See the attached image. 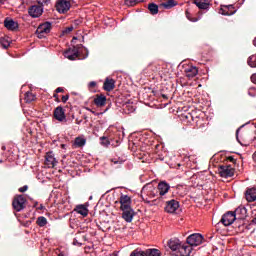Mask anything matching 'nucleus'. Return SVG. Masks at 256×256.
Wrapping results in <instances>:
<instances>
[{"mask_svg": "<svg viewBox=\"0 0 256 256\" xmlns=\"http://www.w3.org/2000/svg\"><path fill=\"white\" fill-rule=\"evenodd\" d=\"M107 103V97L103 94L97 95L96 98L94 99V104L97 107H105Z\"/></svg>", "mask_w": 256, "mask_h": 256, "instance_id": "5701e85b", "label": "nucleus"}, {"mask_svg": "<svg viewBox=\"0 0 256 256\" xmlns=\"http://www.w3.org/2000/svg\"><path fill=\"white\" fill-rule=\"evenodd\" d=\"M4 27H6L8 31H17V29H19V23L11 18H5Z\"/></svg>", "mask_w": 256, "mask_h": 256, "instance_id": "ddd939ff", "label": "nucleus"}, {"mask_svg": "<svg viewBox=\"0 0 256 256\" xmlns=\"http://www.w3.org/2000/svg\"><path fill=\"white\" fill-rule=\"evenodd\" d=\"M148 11H150L151 15H157L159 13V6L155 3L148 4Z\"/></svg>", "mask_w": 256, "mask_h": 256, "instance_id": "cd10ccee", "label": "nucleus"}, {"mask_svg": "<svg viewBox=\"0 0 256 256\" xmlns=\"http://www.w3.org/2000/svg\"><path fill=\"white\" fill-rule=\"evenodd\" d=\"M252 159H253V161L256 162V152L253 154Z\"/></svg>", "mask_w": 256, "mask_h": 256, "instance_id": "6e6d98bb", "label": "nucleus"}, {"mask_svg": "<svg viewBox=\"0 0 256 256\" xmlns=\"http://www.w3.org/2000/svg\"><path fill=\"white\" fill-rule=\"evenodd\" d=\"M218 173L220 177H223L224 179H229V177H233V175H235V169L231 167V165H222L219 166Z\"/></svg>", "mask_w": 256, "mask_h": 256, "instance_id": "20e7f679", "label": "nucleus"}, {"mask_svg": "<svg viewBox=\"0 0 256 256\" xmlns=\"http://www.w3.org/2000/svg\"><path fill=\"white\" fill-rule=\"evenodd\" d=\"M91 113H95V111L91 110Z\"/></svg>", "mask_w": 256, "mask_h": 256, "instance_id": "0e129e2a", "label": "nucleus"}, {"mask_svg": "<svg viewBox=\"0 0 256 256\" xmlns=\"http://www.w3.org/2000/svg\"><path fill=\"white\" fill-rule=\"evenodd\" d=\"M198 9H209V0H195Z\"/></svg>", "mask_w": 256, "mask_h": 256, "instance_id": "a878e982", "label": "nucleus"}, {"mask_svg": "<svg viewBox=\"0 0 256 256\" xmlns=\"http://www.w3.org/2000/svg\"><path fill=\"white\" fill-rule=\"evenodd\" d=\"M112 256H117L116 254H113Z\"/></svg>", "mask_w": 256, "mask_h": 256, "instance_id": "69168bd1", "label": "nucleus"}, {"mask_svg": "<svg viewBox=\"0 0 256 256\" xmlns=\"http://www.w3.org/2000/svg\"><path fill=\"white\" fill-rule=\"evenodd\" d=\"M58 256H65V255H63V253H60V254H58Z\"/></svg>", "mask_w": 256, "mask_h": 256, "instance_id": "052dcab7", "label": "nucleus"}, {"mask_svg": "<svg viewBox=\"0 0 256 256\" xmlns=\"http://www.w3.org/2000/svg\"><path fill=\"white\" fill-rule=\"evenodd\" d=\"M239 134V130H236V135H238Z\"/></svg>", "mask_w": 256, "mask_h": 256, "instance_id": "680f3d73", "label": "nucleus"}, {"mask_svg": "<svg viewBox=\"0 0 256 256\" xmlns=\"http://www.w3.org/2000/svg\"><path fill=\"white\" fill-rule=\"evenodd\" d=\"M139 1H141V0H125V3L129 7H134V5H137V3H139Z\"/></svg>", "mask_w": 256, "mask_h": 256, "instance_id": "4c0bfd02", "label": "nucleus"}, {"mask_svg": "<svg viewBox=\"0 0 256 256\" xmlns=\"http://www.w3.org/2000/svg\"><path fill=\"white\" fill-rule=\"evenodd\" d=\"M104 91H113L115 89V80L106 78L103 84Z\"/></svg>", "mask_w": 256, "mask_h": 256, "instance_id": "b1692460", "label": "nucleus"}, {"mask_svg": "<svg viewBox=\"0 0 256 256\" xmlns=\"http://www.w3.org/2000/svg\"><path fill=\"white\" fill-rule=\"evenodd\" d=\"M100 143L103 145V147H109L111 145V142L109 141L108 137L102 136L100 137Z\"/></svg>", "mask_w": 256, "mask_h": 256, "instance_id": "72a5a7b5", "label": "nucleus"}, {"mask_svg": "<svg viewBox=\"0 0 256 256\" xmlns=\"http://www.w3.org/2000/svg\"><path fill=\"white\" fill-rule=\"evenodd\" d=\"M71 9V3L67 0H58L56 3V11L58 13H67Z\"/></svg>", "mask_w": 256, "mask_h": 256, "instance_id": "6e6552de", "label": "nucleus"}, {"mask_svg": "<svg viewBox=\"0 0 256 256\" xmlns=\"http://www.w3.org/2000/svg\"><path fill=\"white\" fill-rule=\"evenodd\" d=\"M56 103H61V100L59 99V95L57 94V92L53 95Z\"/></svg>", "mask_w": 256, "mask_h": 256, "instance_id": "49530a36", "label": "nucleus"}, {"mask_svg": "<svg viewBox=\"0 0 256 256\" xmlns=\"http://www.w3.org/2000/svg\"><path fill=\"white\" fill-rule=\"evenodd\" d=\"M120 210L131 208V197L129 195H121L119 198Z\"/></svg>", "mask_w": 256, "mask_h": 256, "instance_id": "f8f14e48", "label": "nucleus"}, {"mask_svg": "<svg viewBox=\"0 0 256 256\" xmlns=\"http://www.w3.org/2000/svg\"><path fill=\"white\" fill-rule=\"evenodd\" d=\"M38 209H39L40 211H43V209H45V206H43V204H41Z\"/></svg>", "mask_w": 256, "mask_h": 256, "instance_id": "5fc2aeb1", "label": "nucleus"}, {"mask_svg": "<svg viewBox=\"0 0 256 256\" xmlns=\"http://www.w3.org/2000/svg\"><path fill=\"white\" fill-rule=\"evenodd\" d=\"M250 79H251V82L256 85V73L252 74Z\"/></svg>", "mask_w": 256, "mask_h": 256, "instance_id": "a18cd8bd", "label": "nucleus"}, {"mask_svg": "<svg viewBox=\"0 0 256 256\" xmlns=\"http://www.w3.org/2000/svg\"><path fill=\"white\" fill-rule=\"evenodd\" d=\"M28 13H29L30 17H33V19H37V18L41 17V15H43V6L32 5L28 9Z\"/></svg>", "mask_w": 256, "mask_h": 256, "instance_id": "1a4fd4ad", "label": "nucleus"}, {"mask_svg": "<svg viewBox=\"0 0 256 256\" xmlns=\"http://www.w3.org/2000/svg\"><path fill=\"white\" fill-rule=\"evenodd\" d=\"M122 219L126 221V223H131L133 221V217H135V210L133 208L122 209Z\"/></svg>", "mask_w": 256, "mask_h": 256, "instance_id": "9d476101", "label": "nucleus"}, {"mask_svg": "<svg viewBox=\"0 0 256 256\" xmlns=\"http://www.w3.org/2000/svg\"><path fill=\"white\" fill-rule=\"evenodd\" d=\"M36 223L38 227H45L47 225V218L45 216H39Z\"/></svg>", "mask_w": 256, "mask_h": 256, "instance_id": "2f4dec72", "label": "nucleus"}, {"mask_svg": "<svg viewBox=\"0 0 256 256\" xmlns=\"http://www.w3.org/2000/svg\"><path fill=\"white\" fill-rule=\"evenodd\" d=\"M63 88L62 87H58L56 90H55V93H63Z\"/></svg>", "mask_w": 256, "mask_h": 256, "instance_id": "3c124183", "label": "nucleus"}, {"mask_svg": "<svg viewBox=\"0 0 256 256\" xmlns=\"http://www.w3.org/2000/svg\"><path fill=\"white\" fill-rule=\"evenodd\" d=\"M87 143V140L85 138L76 137L74 140V147H85V144Z\"/></svg>", "mask_w": 256, "mask_h": 256, "instance_id": "bb28decb", "label": "nucleus"}, {"mask_svg": "<svg viewBox=\"0 0 256 256\" xmlns=\"http://www.w3.org/2000/svg\"><path fill=\"white\" fill-rule=\"evenodd\" d=\"M69 101V94L62 96V103H67Z\"/></svg>", "mask_w": 256, "mask_h": 256, "instance_id": "c03bdc74", "label": "nucleus"}, {"mask_svg": "<svg viewBox=\"0 0 256 256\" xmlns=\"http://www.w3.org/2000/svg\"><path fill=\"white\" fill-rule=\"evenodd\" d=\"M5 1H7V0H0V4L5 5Z\"/></svg>", "mask_w": 256, "mask_h": 256, "instance_id": "4d7b16f0", "label": "nucleus"}, {"mask_svg": "<svg viewBox=\"0 0 256 256\" xmlns=\"http://www.w3.org/2000/svg\"><path fill=\"white\" fill-rule=\"evenodd\" d=\"M184 73H185L186 77H188V79H193V77H197V75L199 73V69H197V67H195L193 65H190L184 69Z\"/></svg>", "mask_w": 256, "mask_h": 256, "instance_id": "4468645a", "label": "nucleus"}, {"mask_svg": "<svg viewBox=\"0 0 256 256\" xmlns=\"http://www.w3.org/2000/svg\"><path fill=\"white\" fill-rule=\"evenodd\" d=\"M185 15L188 21H191L192 23H197V21H199V18H192L191 16V12H189V10L185 11Z\"/></svg>", "mask_w": 256, "mask_h": 256, "instance_id": "e433bc0d", "label": "nucleus"}, {"mask_svg": "<svg viewBox=\"0 0 256 256\" xmlns=\"http://www.w3.org/2000/svg\"><path fill=\"white\" fill-rule=\"evenodd\" d=\"M181 245V241L177 238L170 239L168 242V246L171 249V251H179Z\"/></svg>", "mask_w": 256, "mask_h": 256, "instance_id": "4be33fe9", "label": "nucleus"}, {"mask_svg": "<svg viewBox=\"0 0 256 256\" xmlns=\"http://www.w3.org/2000/svg\"><path fill=\"white\" fill-rule=\"evenodd\" d=\"M220 15H235V6L233 5H222L219 11Z\"/></svg>", "mask_w": 256, "mask_h": 256, "instance_id": "2eb2a0df", "label": "nucleus"}, {"mask_svg": "<svg viewBox=\"0 0 256 256\" xmlns=\"http://www.w3.org/2000/svg\"><path fill=\"white\" fill-rule=\"evenodd\" d=\"M54 119L60 123L67 122V116L65 115V109H63V106H58L54 109Z\"/></svg>", "mask_w": 256, "mask_h": 256, "instance_id": "423d86ee", "label": "nucleus"}, {"mask_svg": "<svg viewBox=\"0 0 256 256\" xmlns=\"http://www.w3.org/2000/svg\"><path fill=\"white\" fill-rule=\"evenodd\" d=\"M247 63L249 67H256V56L252 55L248 58Z\"/></svg>", "mask_w": 256, "mask_h": 256, "instance_id": "c9c22d12", "label": "nucleus"}, {"mask_svg": "<svg viewBox=\"0 0 256 256\" xmlns=\"http://www.w3.org/2000/svg\"><path fill=\"white\" fill-rule=\"evenodd\" d=\"M74 25H81V20H75Z\"/></svg>", "mask_w": 256, "mask_h": 256, "instance_id": "603ef678", "label": "nucleus"}, {"mask_svg": "<svg viewBox=\"0 0 256 256\" xmlns=\"http://www.w3.org/2000/svg\"><path fill=\"white\" fill-rule=\"evenodd\" d=\"M236 221L235 215L233 214V212H227L225 213L221 220L220 223H222V225H224V227H229V225H233V223Z\"/></svg>", "mask_w": 256, "mask_h": 256, "instance_id": "0eeeda50", "label": "nucleus"}, {"mask_svg": "<svg viewBox=\"0 0 256 256\" xmlns=\"http://www.w3.org/2000/svg\"><path fill=\"white\" fill-rule=\"evenodd\" d=\"M146 256H161V252L158 249H147L144 251Z\"/></svg>", "mask_w": 256, "mask_h": 256, "instance_id": "c756f323", "label": "nucleus"}, {"mask_svg": "<svg viewBox=\"0 0 256 256\" xmlns=\"http://www.w3.org/2000/svg\"><path fill=\"white\" fill-rule=\"evenodd\" d=\"M233 215H235V219L243 220L247 217V208L244 206H240L236 208V210L233 212Z\"/></svg>", "mask_w": 256, "mask_h": 256, "instance_id": "f3484780", "label": "nucleus"}, {"mask_svg": "<svg viewBox=\"0 0 256 256\" xmlns=\"http://www.w3.org/2000/svg\"><path fill=\"white\" fill-rule=\"evenodd\" d=\"M179 209V201L172 199L166 202L165 211L166 213H175Z\"/></svg>", "mask_w": 256, "mask_h": 256, "instance_id": "9b49d317", "label": "nucleus"}, {"mask_svg": "<svg viewBox=\"0 0 256 256\" xmlns=\"http://www.w3.org/2000/svg\"><path fill=\"white\" fill-rule=\"evenodd\" d=\"M142 191L145 193L146 191V194L148 195V197H150V199H153L155 197H157V193H158V190L157 188L153 187V186H144L142 188Z\"/></svg>", "mask_w": 256, "mask_h": 256, "instance_id": "aec40b11", "label": "nucleus"}, {"mask_svg": "<svg viewBox=\"0 0 256 256\" xmlns=\"http://www.w3.org/2000/svg\"><path fill=\"white\" fill-rule=\"evenodd\" d=\"M253 45L256 47V38L253 40Z\"/></svg>", "mask_w": 256, "mask_h": 256, "instance_id": "13d9d810", "label": "nucleus"}, {"mask_svg": "<svg viewBox=\"0 0 256 256\" xmlns=\"http://www.w3.org/2000/svg\"><path fill=\"white\" fill-rule=\"evenodd\" d=\"M3 151H5V146L2 147Z\"/></svg>", "mask_w": 256, "mask_h": 256, "instance_id": "e2e57ef3", "label": "nucleus"}, {"mask_svg": "<svg viewBox=\"0 0 256 256\" xmlns=\"http://www.w3.org/2000/svg\"><path fill=\"white\" fill-rule=\"evenodd\" d=\"M227 159L230 161V163H237V160H235V157L233 156H229Z\"/></svg>", "mask_w": 256, "mask_h": 256, "instance_id": "de8ad7c7", "label": "nucleus"}, {"mask_svg": "<svg viewBox=\"0 0 256 256\" xmlns=\"http://www.w3.org/2000/svg\"><path fill=\"white\" fill-rule=\"evenodd\" d=\"M74 211L79 215H82V217H87V215H89V209H87L85 205H77Z\"/></svg>", "mask_w": 256, "mask_h": 256, "instance_id": "393cba45", "label": "nucleus"}, {"mask_svg": "<svg viewBox=\"0 0 256 256\" xmlns=\"http://www.w3.org/2000/svg\"><path fill=\"white\" fill-rule=\"evenodd\" d=\"M24 99L26 103H32V101H35V99H37V96H35V94H33L32 92H26Z\"/></svg>", "mask_w": 256, "mask_h": 256, "instance_id": "7c9ffc66", "label": "nucleus"}, {"mask_svg": "<svg viewBox=\"0 0 256 256\" xmlns=\"http://www.w3.org/2000/svg\"><path fill=\"white\" fill-rule=\"evenodd\" d=\"M130 256H146L145 251L140 248H136L134 251L130 253Z\"/></svg>", "mask_w": 256, "mask_h": 256, "instance_id": "473e14b6", "label": "nucleus"}, {"mask_svg": "<svg viewBox=\"0 0 256 256\" xmlns=\"http://www.w3.org/2000/svg\"><path fill=\"white\" fill-rule=\"evenodd\" d=\"M0 43H1V45H2V47H3L4 49H9V47H10V45H11V41H9L7 38H2V39L0 40Z\"/></svg>", "mask_w": 256, "mask_h": 256, "instance_id": "f704fd0d", "label": "nucleus"}, {"mask_svg": "<svg viewBox=\"0 0 256 256\" xmlns=\"http://www.w3.org/2000/svg\"><path fill=\"white\" fill-rule=\"evenodd\" d=\"M51 27V22H45L43 24H40L36 30V35L38 39H45L48 33H51Z\"/></svg>", "mask_w": 256, "mask_h": 256, "instance_id": "f03ea898", "label": "nucleus"}, {"mask_svg": "<svg viewBox=\"0 0 256 256\" xmlns=\"http://www.w3.org/2000/svg\"><path fill=\"white\" fill-rule=\"evenodd\" d=\"M25 203H27V198L23 195H16L12 201V207L17 213L25 209Z\"/></svg>", "mask_w": 256, "mask_h": 256, "instance_id": "f257e3e1", "label": "nucleus"}, {"mask_svg": "<svg viewBox=\"0 0 256 256\" xmlns=\"http://www.w3.org/2000/svg\"><path fill=\"white\" fill-rule=\"evenodd\" d=\"M39 5H47V3H50L51 0H37Z\"/></svg>", "mask_w": 256, "mask_h": 256, "instance_id": "a19ab883", "label": "nucleus"}, {"mask_svg": "<svg viewBox=\"0 0 256 256\" xmlns=\"http://www.w3.org/2000/svg\"><path fill=\"white\" fill-rule=\"evenodd\" d=\"M186 243L192 247H198V245H201V243H203V235L199 233H194L187 237Z\"/></svg>", "mask_w": 256, "mask_h": 256, "instance_id": "39448f33", "label": "nucleus"}, {"mask_svg": "<svg viewBox=\"0 0 256 256\" xmlns=\"http://www.w3.org/2000/svg\"><path fill=\"white\" fill-rule=\"evenodd\" d=\"M27 189H29V186L24 185L23 187H20V188L18 189V191H19L20 193H25V191H27Z\"/></svg>", "mask_w": 256, "mask_h": 256, "instance_id": "79ce46f5", "label": "nucleus"}, {"mask_svg": "<svg viewBox=\"0 0 256 256\" xmlns=\"http://www.w3.org/2000/svg\"><path fill=\"white\" fill-rule=\"evenodd\" d=\"M73 29H74L73 26H69L63 30V33L67 35V34L71 33V31H73Z\"/></svg>", "mask_w": 256, "mask_h": 256, "instance_id": "ea45409f", "label": "nucleus"}, {"mask_svg": "<svg viewBox=\"0 0 256 256\" xmlns=\"http://www.w3.org/2000/svg\"><path fill=\"white\" fill-rule=\"evenodd\" d=\"M169 189H171V186L167 182L162 181L158 184L157 191L160 197H163V195H167V193H169Z\"/></svg>", "mask_w": 256, "mask_h": 256, "instance_id": "dca6fc26", "label": "nucleus"}, {"mask_svg": "<svg viewBox=\"0 0 256 256\" xmlns=\"http://www.w3.org/2000/svg\"><path fill=\"white\" fill-rule=\"evenodd\" d=\"M89 87L90 88L97 87V82H95V81L90 82Z\"/></svg>", "mask_w": 256, "mask_h": 256, "instance_id": "8fccbe9b", "label": "nucleus"}, {"mask_svg": "<svg viewBox=\"0 0 256 256\" xmlns=\"http://www.w3.org/2000/svg\"><path fill=\"white\" fill-rule=\"evenodd\" d=\"M73 245H76L77 247H81V245H83V243L79 242V240H77V238H74Z\"/></svg>", "mask_w": 256, "mask_h": 256, "instance_id": "37998d69", "label": "nucleus"}, {"mask_svg": "<svg viewBox=\"0 0 256 256\" xmlns=\"http://www.w3.org/2000/svg\"><path fill=\"white\" fill-rule=\"evenodd\" d=\"M79 49H83V45L80 44L68 48L64 52V57H66V59H69V61H75V59L79 58Z\"/></svg>", "mask_w": 256, "mask_h": 256, "instance_id": "7ed1b4c3", "label": "nucleus"}, {"mask_svg": "<svg viewBox=\"0 0 256 256\" xmlns=\"http://www.w3.org/2000/svg\"><path fill=\"white\" fill-rule=\"evenodd\" d=\"M112 163L114 165H123L124 161L121 158H118V159L114 158L112 159Z\"/></svg>", "mask_w": 256, "mask_h": 256, "instance_id": "58836bf2", "label": "nucleus"}, {"mask_svg": "<svg viewBox=\"0 0 256 256\" xmlns=\"http://www.w3.org/2000/svg\"><path fill=\"white\" fill-rule=\"evenodd\" d=\"M193 251V247L190 245L181 244L178 250V256H190Z\"/></svg>", "mask_w": 256, "mask_h": 256, "instance_id": "6ab92c4d", "label": "nucleus"}, {"mask_svg": "<svg viewBox=\"0 0 256 256\" xmlns=\"http://www.w3.org/2000/svg\"><path fill=\"white\" fill-rule=\"evenodd\" d=\"M126 107H128V112L129 113H133V111H135V108L131 105H127Z\"/></svg>", "mask_w": 256, "mask_h": 256, "instance_id": "09e8293b", "label": "nucleus"}, {"mask_svg": "<svg viewBox=\"0 0 256 256\" xmlns=\"http://www.w3.org/2000/svg\"><path fill=\"white\" fill-rule=\"evenodd\" d=\"M177 1L175 0H168L167 2H164L161 4L164 9H172V7H176Z\"/></svg>", "mask_w": 256, "mask_h": 256, "instance_id": "c85d7f7f", "label": "nucleus"}, {"mask_svg": "<svg viewBox=\"0 0 256 256\" xmlns=\"http://www.w3.org/2000/svg\"><path fill=\"white\" fill-rule=\"evenodd\" d=\"M86 51V55L83 57V59H87L88 55H89V50L85 49Z\"/></svg>", "mask_w": 256, "mask_h": 256, "instance_id": "864d4df0", "label": "nucleus"}, {"mask_svg": "<svg viewBox=\"0 0 256 256\" xmlns=\"http://www.w3.org/2000/svg\"><path fill=\"white\" fill-rule=\"evenodd\" d=\"M252 223H256V218H254V219L252 220Z\"/></svg>", "mask_w": 256, "mask_h": 256, "instance_id": "bf43d9fd", "label": "nucleus"}, {"mask_svg": "<svg viewBox=\"0 0 256 256\" xmlns=\"http://www.w3.org/2000/svg\"><path fill=\"white\" fill-rule=\"evenodd\" d=\"M245 198L248 203H253V201H256V188H247L245 192Z\"/></svg>", "mask_w": 256, "mask_h": 256, "instance_id": "a211bd4d", "label": "nucleus"}, {"mask_svg": "<svg viewBox=\"0 0 256 256\" xmlns=\"http://www.w3.org/2000/svg\"><path fill=\"white\" fill-rule=\"evenodd\" d=\"M46 165L50 169H53V167H55V165H57V159H55L53 152H48L46 154Z\"/></svg>", "mask_w": 256, "mask_h": 256, "instance_id": "412c9836", "label": "nucleus"}]
</instances>
